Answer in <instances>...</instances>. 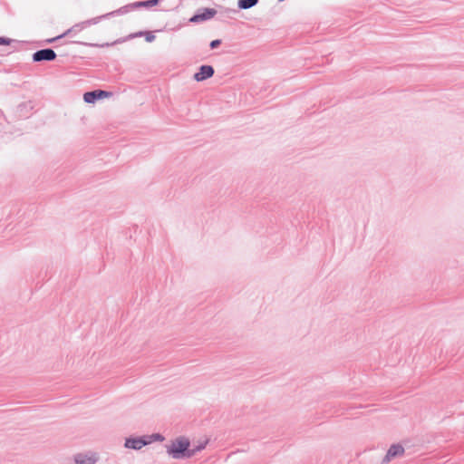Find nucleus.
I'll use <instances>...</instances> for the list:
<instances>
[{
  "mask_svg": "<svg viewBox=\"0 0 464 464\" xmlns=\"http://www.w3.org/2000/svg\"><path fill=\"white\" fill-rule=\"evenodd\" d=\"M214 74V69L210 65H202L200 66L198 72L194 74V79L197 82H202L210 78Z\"/></svg>",
  "mask_w": 464,
  "mask_h": 464,
  "instance_id": "423d86ee",
  "label": "nucleus"
},
{
  "mask_svg": "<svg viewBox=\"0 0 464 464\" xmlns=\"http://www.w3.org/2000/svg\"><path fill=\"white\" fill-rule=\"evenodd\" d=\"M209 442V440L208 439H204V440H199L195 445L193 448L190 447V452H193V457L199 451L203 450L207 445L208 444Z\"/></svg>",
  "mask_w": 464,
  "mask_h": 464,
  "instance_id": "1a4fd4ad",
  "label": "nucleus"
},
{
  "mask_svg": "<svg viewBox=\"0 0 464 464\" xmlns=\"http://www.w3.org/2000/svg\"><path fill=\"white\" fill-rule=\"evenodd\" d=\"M63 34H62V35H58V36H57V37H55V38H53V39H51V40H48V42H49V43H52V42H53L55 39L61 38V37H63Z\"/></svg>",
  "mask_w": 464,
  "mask_h": 464,
  "instance_id": "dca6fc26",
  "label": "nucleus"
},
{
  "mask_svg": "<svg viewBox=\"0 0 464 464\" xmlns=\"http://www.w3.org/2000/svg\"><path fill=\"white\" fill-rule=\"evenodd\" d=\"M190 446L191 442L188 437L179 435L169 440L164 445V449L171 459L179 460L193 457V452H190Z\"/></svg>",
  "mask_w": 464,
  "mask_h": 464,
  "instance_id": "f257e3e1",
  "label": "nucleus"
},
{
  "mask_svg": "<svg viewBox=\"0 0 464 464\" xmlns=\"http://www.w3.org/2000/svg\"><path fill=\"white\" fill-rule=\"evenodd\" d=\"M147 445L146 438L143 437H130L125 440L124 447L126 449L140 450Z\"/></svg>",
  "mask_w": 464,
  "mask_h": 464,
  "instance_id": "20e7f679",
  "label": "nucleus"
},
{
  "mask_svg": "<svg viewBox=\"0 0 464 464\" xmlns=\"http://www.w3.org/2000/svg\"><path fill=\"white\" fill-rule=\"evenodd\" d=\"M146 438L147 445L150 444L154 441H163L165 440L164 436L160 433H153L148 436H144Z\"/></svg>",
  "mask_w": 464,
  "mask_h": 464,
  "instance_id": "9b49d317",
  "label": "nucleus"
},
{
  "mask_svg": "<svg viewBox=\"0 0 464 464\" xmlns=\"http://www.w3.org/2000/svg\"><path fill=\"white\" fill-rule=\"evenodd\" d=\"M10 44V40L7 38L0 37V44L7 45Z\"/></svg>",
  "mask_w": 464,
  "mask_h": 464,
  "instance_id": "2eb2a0df",
  "label": "nucleus"
},
{
  "mask_svg": "<svg viewBox=\"0 0 464 464\" xmlns=\"http://www.w3.org/2000/svg\"><path fill=\"white\" fill-rule=\"evenodd\" d=\"M110 96V93L105 91H93L85 92L83 95V100L87 103H92L98 99L107 98Z\"/></svg>",
  "mask_w": 464,
  "mask_h": 464,
  "instance_id": "0eeeda50",
  "label": "nucleus"
},
{
  "mask_svg": "<svg viewBox=\"0 0 464 464\" xmlns=\"http://www.w3.org/2000/svg\"><path fill=\"white\" fill-rule=\"evenodd\" d=\"M404 454V448L400 444L392 445L387 450L386 455L382 460V464H387L392 459L401 457Z\"/></svg>",
  "mask_w": 464,
  "mask_h": 464,
  "instance_id": "7ed1b4c3",
  "label": "nucleus"
},
{
  "mask_svg": "<svg viewBox=\"0 0 464 464\" xmlns=\"http://www.w3.org/2000/svg\"><path fill=\"white\" fill-rule=\"evenodd\" d=\"M258 3V0H238L237 1V7L239 9H249L253 6H255Z\"/></svg>",
  "mask_w": 464,
  "mask_h": 464,
  "instance_id": "9d476101",
  "label": "nucleus"
},
{
  "mask_svg": "<svg viewBox=\"0 0 464 464\" xmlns=\"http://www.w3.org/2000/svg\"><path fill=\"white\" fill-rule=\"evenodd\" d=\"M56 57V53L52 49H43L37 51L33 55V60L34 62H42V61H53Z\"/></svg>",
  "mask_w": 464,
  "mask_h": 464,
  "instance_id": "39448f33",
  "label": "nucleus"
},
{
  "mask_svg": "<svg viewBox=\"0 0 464 464\" xmlns=\"http://www.w3.org/2000/svg\"><path fill=\"white\" fill-rule=\"evenodd\" d=\"M158 3H159V0H148V1L135 3L134 5L137 7H139V6L150 7V6L156 5Z\"/></svg>",
  "mask_w": 464,
  "mask_h": 464,
  "instance_id": "ddd939ff",
  "label": "nucleus"
},
{
  "mask_svg": "<svg viewBox=\"0 0 464 464\" xmlns=\"http://www.w3.org/2000/svg\"><path fill=\"white\" fill-rule=\"evenodd\" d=\"M145 35V39L148 43H151L155 40V35L151 32H140L130 35V38Z\"/></svg>",
  "mask_w": 464,
  "mask_h": 464,
  "instance_id": "f8f14e48",
  "label": "nucleus"
},
{
  "mask_svg": "<svg viewBox=\"0 0 464 464\" xmlns=\"http://www.w3.org/2000/svg\"><path fill=\"white\" fill-rule=\"evenodd\" d=\"M216 10L211 8L204 9L201 12H198L197 14L190 18V22L198 23L205 20H208L212 18L216 14Z\"/></svg>",
  "mask_w": 464,
  "mask_h": 464,
  "instance_id": "6e6552de",
  "label": "nucleus"
},
{
  "mask_svg": "<svg viewBox=\"0 0 464 464\" xmlns=\"http://www.w3.org/2000/svg\"><path fill=\"white\" fill-rule=\"evenodd\" d=\"M100 460V453L93 450H84L72 456L74 464H98Z\"/></svg>",
  "mask_w": 464,
  "mask_h": 464,
  "instance_id": "f03ea898",
  "label": "nucleus"
},
{
  "mask_svg": "<svg viewBox=\"0 0 464 464\" xmlns=\"http://www.w3.org/2000/svg\"><path fill=\"white\" fill-rule=\"evenodd\" d=\"M220 40H213L211 43H210V47L212 49L214 48H217L219 44H220Z\"/></svg>",
  "mask_w": 464,
  "mask_h": 464,
  "instance_id": "4468645a",
  "label": "nucleus"
}]
</instances>
